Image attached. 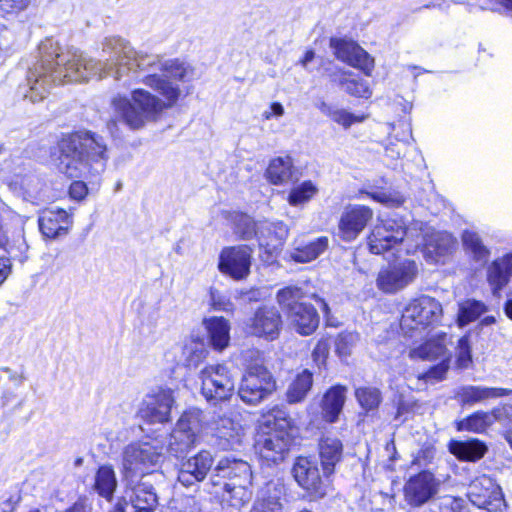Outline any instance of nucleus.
<instances>
[{
  "label": "nucleus",
  "instance_id": "obj_33",
  "mask_svg": "<svg viewBox=\"0 0 512 512\" xmlns=\"http://www.w3.org/2000/svg\"><path fill=\"white\" fill-rule=\"evenodd\" d=\"M281 495V488L277 484L268 483L254 502L250 512H286L280 502Z\"/></svg>",
  "mask_w": 512,
  "mask_h": 512
},
{
  "label": "nucleus",
  "instance_id": "obj_14",
  "mask_svg": "<svg viewBox=\"0 0 512 512\" xmlns=\"http://www.w3.org/2000/svg\"><path fill=\"white\" fill-rule=\"evenodd\" d=\"M213 485L252 483L253 472L250 464L235 456L221 457L212 470Z\"/></svg>",
  "mask_w": 512,
  "mask_h": 512
},
{
  "label": "nucleus",
  "instance_id": "obj_5",
  "mask_svg": "<svg viewBox=\"0 0 512 512\" xmlns=\"http://www.w3.org/2000/svg\"><path fill=\"white\" fill-rule=\"evenodd\" d=\"M166 443L161 438H145L128 444L123 450L125 478L145 476L158 470L165 460Z\"/></svg>",
  "mask_w": 512,
  "mask_h": 512
},
{
  "label": "nucleus",
  "instance_id": "obj_64",
  "mask_svg": "<svg viewBox=\"0 0 512 512\" xmlns=\"http://www.w3.org/2000/svg\"><path fill=\"white\" fill-rule=\"evenodd\" d=\"M506 316L512 320V299H508L504 305Z\"/></svg>",
  "mask_w": 512,
  "mask_h": 512
},
{
  "label": "nucleus",
  "instance_id": "obj_34",
  "mask_svg": "<svg viewBox=\"0 0 512 512\" xmlns=\"http://www.w3.org/2000/svg\"><path fill=\"white\" fill-rule=\"evenodd\" d=\"M352 72L339 69L330 75L333 82L338 83L348 94L359 97L369 98L372 95V91L367 81L362 79L350 78Z\"/></svg>",
  "mask_w": 512,
  "mask_h": 512
},
{
  "label": "nucleus",
  "instance_id": "obj_2",
  "mask_svg": "<svg viewBox=\"0 0 512 512\" xmlns=\"http://www.w3.org/2000/svg\"><path fill=\"white\" fill-rule=\"evenodd\" d=\"M454 245L450 233L433 231L421 221L408 222L397 214L381 220L368 236L369 250L373 254H385L393 249L397 254H412L425 248L441 256L450 252Z\"/></svg>",
  "mask_w": 512,
  "mask_h": 512
},
{
  "label": "nucleus",
  "instance_id": "obj_57",
  "mask_svg": "<svg viewBox=\"0 0 512 512\" xmlns=\"http://www.w3.org/2000/svg\"><path fill=\"white\" fill-rule=\"evenodd\" d=\"M69 194L73 199L82 200L87 195V186L83 181H74L69 188Z\"/></svg>",
  "mask_w": 512,
  "mask_h": 512
},
{
  "label": "nucleus",
  "instance_id": "obj_8",
  "mask_svg": "<svg viewBox=\"0 0 512 512\" xmlns=\"http://www.w3.org/2000/svg\"><path fill=\"white\" fill-rule=\"evenodd\" d=\"M202 412L190 409L184 412L170 435L169 451L176 457L188 452L196 443L202 427Z\"/></svg>",
  "mask_w": 512,
  "mask_h": 512
},
{
  "label": "nucleus",
  "instance_id": "obj_43",
  "mask_svg": "<svg viewBox=\"0 0 512 512\" xmlns=\"http://www.w3.org/2000/svg\"><path fill=\"white\" fill-rule=\"evenodd\" d=\"M490 412L477 411L458 424V430L482 433L492 425Z\"/></svg>",
  "mask_w": 512,
  "mask_h": 512
},
{
  "label": "nucleus",
  "instance_id": "obj_19",
  "mask_svg": "<svg viewBox=\"0 0 512 512\" xmlns=\"http://www.w3.org/2000/svg\"><path fill=\"white\" fill-rule=\"evenodd\" d=\"M135 478H125L127 481L125 496L119 502L123 505L128 502L131 509L152 510L158 501L153 485L144 480V476H141L139 481Z\"/></svg>",
  "mask_w": 512,
  "mask_h": 512
},
{
  "label": "nucleus",
  "instance_id": "obj_18",
  "mask_svg": "<svg viewBox=\"0 0 512 512\" xmlns=\"http://www.w3.org/2000/svg\"><path fill=\"white\" fill-rule=\"evenodd\" d=\"M292 473L297 483L311 495L323 497L326 494V483L314 461L306 457L297 458Z\"/></svg>",
  "mask_w": 512,
  "mask_h": 512
},
{
  "label": "nucleus",
  "instance_id": "obj_39",
  "mask_svg": "<svg viewBox=\"0 0 512 512\" xmlns=\"http://www.w3.org/2000/svg\"><path fill=\"white\" fill-rule=\"evenodd\" d=\"M313 384V375L307 369L297 375L286 392L289 403H298L305 399Z\"/></svg>",
  "mask_w": 512,
  "mask_h": 512
},
{
  "label": "nucleus",
  "instance_id": "obj_22",
  "mask_svg": "<svg viewBox=\"0 0 512 512\" xmlns=\"http://www.w3.org/2000/svg\"><path fill=\"white\" fill-rule=\"evenodd\" d=\"M282 325L281 315L276 307L263 306L257 309L251 319L250 330L253 335L274 339Z\"/></svg>",
  "mask_w": 512,
  "mask_h": 512
},
{
  "label": "nucleus",
  "instance_id": "obj_59",
  "mask_svg": "<svg viewBox=\"0 0 512 512\" xmlns=\"http://www.w3.org/2000/svg\"><path fill=\"white\" fill-rule=\"evenodd\" d=\"M284 115V107L279 102H273L270 105V109L263 113V117L266 120H270L272 117H282Z\"/></svg>",
  "mask_w": 512,
  "mask_h": 512
},
{
  "label": "nucleus",
  "instance_id": "obj_25",
  "mask_svg": "<svg viewBox=\"0 0 512 512\" xmlns=\"http://www.w3.org/2000/svg\"><path fill=\"white\" fill-rule=\"evenodd\" d=\"M216 445L222 450L236 449L241 445L244 432L239 423L231 418L221 417L215 423Z\"/></svg>",
  "mask_w": 512,
  "mask_h": 512
},
{
  "label": "nucleus",
  "instance_id": "obj_60",
  "mask_svg": "<svg viewBox=\"0 0 512 512\" xmlns=\"http://www.w3.org/2000/svg\"><path fill=\"white\" fill-rule=\"evenodd\" d=\"M11 273V261L7 257H0V285Z\"/></svg>",
  "mask_w": 512,
  "mask_h": 512
},
{
  "label": "nucleus",
  "instance_id": "obj_61",
  "mask_svg": "<svg viewBox=\"0 0 512 512\" xmlns=\"http://www.w3.org/2000/svg\"><path fill=\"white\" fill-rule=\"evenodd\" d=\"M17 500L9 497L0 502V512H14L16 509Z\"/></svg>",
  "mask_w": 512,
  "mask_h": 512
},
{
  "label": "nucleus",
  "instance_id": "obj_24",
  "mask_svg": "<svg viewBox=\"0 0 512 512\" xmlns=\"http://www.w3.org/2000/svg\"><path fill=\"white\" fill-rule=\"evenodd\" d=\"M287 317L293 329L301 335H311L319 325V316L311 304H295Z\"/></svg>",
  "mask_w": 512,
  "mask_h": 512
},
{
  "label": "nucleus",
  "instance_id": "obj_30",
  "mask_svg": "<svg viewBox=\"0 0 512 512\" xmlns=\"http://www.w3.org/2000/svg\"><path fill=\"white\" fill-rule=\"evenodd\" d=\"M209 341L216 350H223L229 345L230 324L224 317H210L203 320Z\"/></svg>",
  "mask_w": 512,
  "mask_h": 512
},
{
  "label": "nucleus",
  "instance_id": "obj_16",
  "mask_svg": "<svg viewBox=\"0 0 512 512\" xmlns=\"http://www.w3.org/2000/svg\"><path fill=\"white\" fill-rule=\"evenodd\" d=\"M467 495L473 505L488 511L500 509L504 502L500 487L486 475L470 483Z\"/></svg>",
  "mask_w": 512,
  "mask_h": 512
},
{
  "label": "nucleus",
  "instance_id": "obj_53",
  "mask_svg": "<svg viewBox=\"0 0 512 512\" xmlns=\"http://www.w3.org/2000/svg\"><path fill=\"white\" fill-rule=\"evenodd\" d=\"M457 365L460 368H468L472 362L471 347L467 336L459 339L457 345Z\"/></svg>",
  "mask_w": 512,
  "mask_h": 512
},
{
  "label": "nucleus",
  "instance_id": "obj_54",
  "mask_svg": "<svg viewBox=\"0 0 512 512\" xmlns=\"http://www.w3.org/2000/svg\"><path fill=\"white\" fill-rule=\"evenodd\" d=\"M492 425L499 423L504 428L512 427V405H503L490 411Z\"/></svg>",
  "mask_w": 512,
  "mask_h": 512
},
{
  "label": "nucleus",
  "instance_id": "obj_23",
  "mask_svg": "<svg viewBox=\"0 0 512 512\" xmlns=\"http://www.w3.org/2000/svg\"><path fill=\"white\" fill-rule=\"evenodd\" d=\"M446 345L447 335L441 333L418 346L410 348L408 356L412 360L421 361L448 359L451 358V353L448 351Z\"/></svg>",
  "mask_w": 512,
  "mask_h": 512
},
{
  "label": "nucleus",
  "instance_id": "obj_21",
  "mask_svg": "<svg viewBox=\"0 0 512 512\" xmlns=\"http://www.w3.org/2000/svg\"><path fill=\"white\" fill-rule=\"evenodd\" d=\"M288 232L287 225L282 221L258 223L257 238L260 248H263L268 254L267 260H270L279 252L288 236Z\"/></svg>",
  "mask_w": 512,
  "mask_h": 512
},
{
  "label": "nucleus",
  "instance_id": "obj_35",
  "mask_svg": "<svg viewBox=\"0 0 512 512\" xmlns=\"http://www.w3.org/2000/svg\"><path fill=\"white\" fill-rule=\"evenodd\" d=\"M347 389L344 386L336 385L331 387L323 397L322 409L325 419L328 422H335L346 399Z\"/></svg>",
  "mask_w": 512,
  "mask_h": 512
},
{
  "label": "nucleus",
  "instance_id": "obj_52",
  "mask_svg": "<svg viewBox=\"0 0 512 512\" xmlns=\"http://www.w3.org/2000/svg\"><path fill=\"white\" fill-rule=\"evenodd\" d=\"M330 118L337 124L343 126L345 129H347L354 123L363 122L367 118V116L366 115H355L353 113L348 112L345 109L335 108L333 113H331Z\"/></svg>",
  "mask_w": 512,
  "mask_h": 512
},
{
  "label": "nucleus",
  "instance_id": "obj_37",
  "mask_svg": "<svg viewBox=\"0 0 512 512\" xmlns=\"http://www.w3.org/2000/svg\"><path fill=\"white\" fill-rule=\"evenodd\" d=\"M462 243L464 250L472 257L476 262H486L490 250L484 245L480 235L472 230H465L462 234Z\"/></svg>",
  "mask_w": 512,
  "mask_h": 512
},
{
  "label": "nucleus",
  "instance_id": "obj_50",
  "mask_svg": "<svg viewBox=\"0 0 512 512\" xmlns=\"http://www.w3.org/2000/svg\"><path fill=\"white\" fill-rule=\"evenodd\" d=\"M209 303L212 309L216 311H223L227 313L234 311V304L230 297L215 287H210L209 289Z\"/></svg>",
  "mask_w": 512,
  "mask_h": 512
},
{
  "label": "nucleus",
  "instance_id": "obj_17",
  "mask_svg": "<svg viewBox=\"0 0 512 512\" xmlns=\"http://www.w3.org/2000/svg\"><path fill=\"white\" fill-rule=\"evenodd\" d=\"M439 481L428 471H422L409 478L404 485V499L412 507H420L438 492Z\"/></svg>",
  "mask_w": 512,
  "mask_h": 512
},
{
  "label": "nucleus",
  "instance_id": "obj_48",
  "mask_svg": "<svg viewBox=\"0 0 512 512\" xmlns=\"http://www.w3.org/2000/svg\"><path fill=\"white\" fill-rule=\"evenodd\" d=\"M302 297L303 292L298 287H286L277 293V301L287 313L291 311L295 304L302 303L300 301Z\"/></svg>",
  "mask_w": 512,
  "mask_h": 512
},
{
  "label": "nucleus",
  "instance_id": "obj_41",
  "mask_svg": "<svg viewBox=\"0 0 512 512\" xmlns=\"http://www.w3.org/2000/svg\"><path fill=\"white\" fill-rule=\"evenodd\" d=\"M487 311L486 305L475 299H467L459 304L457 323L463 327L475 320Z\"/></svg>",
  "mask_w": 512,
  "mask_h": 512
},
{
  "label": "nucleus",
  "instance_id": "obj_40",
  "mask_svg": "<svg viewBox=\"0 0 512 512\" xmlns=\"http://www.w3.org/2000/svg\"><path fill=\"white\" fill-rule=\"evenodd\" d=\"M117 487L115 472L111 466H101L96 475L94 489L97 493L110 500Z\"/></svg>",
  "mask_w": 512,
  "mask_h": 512
},
{
  "label": "nucleus",
  "instance_id": "obj_29",
  "mask_svg": "<svg viewBox=\"0 0 512 512\" xmlns=\"http://www.w3.org/2000/svg\"><path fill=\"white\" fill-rule=\"evenodd\" d=\"M509 393V390L503 388L468 385L459 389L457 398L464 405H474L488 399L508 395Z\"/></svg>",
  "mask_w": 512,
  "mask_h": 512
},
{
  "label": "nucleus",
  "instance_id": "obj_38",
  "mask_svg": "<svg viewBox=\"0 0 512 512\" xmlns=\"http://www.w3.org/2000/svg\"><path fill=\"white\" fill-rule=\"evenodd\" d=\"M329 240L327 237H318L309 243L295 248L291 253V258L295 262L307 263L316 259L328 247Z\"/></svg>",
  "mask_w": 512,
  "mask_h": 512
},
{
  "label": "nucleus",
  "instance_id": "obj_51",
  "mask_svg": "<svg viewBox=\"0 0 512 512\" xmlns=\"http://www.w3.org/2000/svg\"><path fill=\"white\" fill-rule=\"evenodd\" d=\"M450 359L451 358L439 360L437 365L430 368L427 372L420 374L418 379L424 380L427 383H435L443 380L449 369Z\"/></svg>",
  "mask_w": 512,
  "mask_h": 512
},
{
  "label": "nucleus",
  "instance_id": "obj_7",
  "mask_svg": "<svg viewBox=\"0 0 512 512\" xmlns=\"http://www.w3.org/2000/svg\"><path fill=\"white\" fill-rule=\"evenodd\" d=\"M442 315V305L430 296L412 300L404 308L400 328L408 337H414L436 324Z\"/></svg>",
  "mask_w": 512,
  "mask_h": 512
},
{
  "label": "nucleus",
  "instance_id": "obj_44",
  "mask_svg": "<svg viewBox=\"0 0 512 512\" xmlns=\"http://www.w3.org/2000/svg\"><path fill=\"white\" fill-rule=\"evenodd\" d=\"M234 224V232L242 240H250L254 236H258V224L247 214L235 213L232 217Z\"/></svg>",
  "mask_w": 512,
  "mask_h": 512
},
{
  "label": "nucleus",
  "instance_id": "obj_15",
  "mask_svg": "<svg viewBox=\"0 0 512 512\" xmlns=\"http://www.w3.org/2000/svg\"><path fill=\"white\" fill-rule=\"evenodd\" d=\"M330 47L334 50V55L338 60L371 76L374 69V58L356 42L343 38H331Z\"/></svg>",
  "mask_w": 512,
  "mask_h": 512
},
{
  "label": "nucleus",
  "instance_id": "obj_9",
  "mask_svg": "<svg viewBox=\"0 0 512 512\" xmlns=\"http://www.w3.org/2000/svg\"><path fill=\"white\" fill-rule=\"evenodd\" d=\"M174 403L175 398L172 389L156 387L144 396L138 409V415L151 424L166 423L171 419V410Z\"/></svg>",
  "mask_w": 512,
  "mask_h": 512
},
{
  "label": "nucleus",
  "instance_id": "obj_49",
  "mask_svg": "<svg viewBox=\"0 0 512 512\" xmlns=\"http://www.w3.org/2000/svg\"><path fill=\"white\" fill-rule=\"evenodd\" d=\"M359 340V335L356 332H342L335 340L336 353L340 357H347L351 354L352 348Z\"/></svg>",
  "mask_w": 512,
  "mask_h": 512
},
{
  "label": "nucleus",
  "instance_id": "obj_26",
  "mask_svg": "<svg viewBox=\"0 0 512 512\" xmlns=\"http://www.w3.org/2000/svg\"><path fill=\"white\" fill-rule=\"evenodd\" d=\"M38 222L44 237L55 239L67 233L71 218L63 209L45 210L40 215Z\"/></svg>",
  "mask_w": 512,
  "mask_h": 512
},
{
  "label": "nucleus",
  "instance_id": "obj_11",
  "mask_svg": "<svg viewBox=\"0 0 512 512\" xmlns=\"http://www.w3.org/2000/svg\"><path fill=\"white\" fill-rule=\"evenodd\" d=\"M374 217L373 210L366 205L348 204L340 214L337 236L345 241H354Z\"/></svg>",
  "mask_w": 512,
  "mask_h": 512
},
{
  "label": "nucleus",
  "instance_id": "obj_63",
  "mask_svg": "<svg viewBox=\"0 0 512 512\" xmlns=\"http://www.w3.org/2000/svg\"><path fill=\"white\" fill-rule=\"evenodd\" d=\"M314 57H315V53H314V51H312V50H308V51L305 53V55H304L303 59L301 60V64H302V66H303L305 69H307V68H308V64H309V63L314 59Z\"/></svg>",
  "mask_w": 512,
  "mask_h": 512
},
{
  "label": "nucleus",
  "instance_id": "obj_20",
  "mask_svg": "<svg viewBox=\"0 0 512 512\" xmlns=\"http://www.w3.org/2000/svg\"><path fill=\"white\" fill-rule=\"evenodd\" d=\"M212 465V454L209 451L202 450L181 463L178 481L186 487L201 482L206 478Z\"/></svg>",
  "mask_w": 512,
  "mask_h": 512
},
{
  "label": "nucleus",
  "instance_id": "obj_28",
  "mask_svg": "<svg viewBox=\"0 0 512 512\" xmlns=\"http://www.w3.org/2000/svg\"><path fill=\"white\" fill-rule=\"evenodd\" d=\"M252 497V483L223 484V508L240 511L251 501Z\"/></svg>",
  "mask_w": 512,
  "mask_h": 512
},
{
  "label": "nucleus",
  "instance_id": "obj_6",
  "mask_svg": "<svg viewBox=\"0 0 512 512\" xmlns=\"http://www.w3.org/2000/svg\"><path fill=\"white\" fill-rule=\"evenodd\" d=\"M247 354L254 360L247 364L238 395L243 402L256 405L275 390L276 383L264 366L263 355L258 350L248 351Z\"/></svg>",
  "mask_w": 512,
  "mask_h": 512
},
{
  "label": "nucleus",
  "instance_id": "obj_4",
  "mask_svg": "<svg viewBox=\"0 0 512 512\" xmlns=\"http://www.w3.org/2000/svg\"><path fill=\"white\" fill-rule=\"evenodd\" d=\"M290 427L291 419L284 410L278 407L262 416L256 444L262 459L271 463L284 460L292 444Z\"/></svg>",
  "mask_w": 512,
  "mask_h": 512
},
{
  "label": "nucleus",
  "instance_id": "obj_42",
  "mask_svg": "<svg viewBox=\"0 0 512 512\" xmlns=\"http://www.w3.org/2000/svg\"><path fill=\"white\" fill-rule=\"evenodd\" d=\"M317 193L318 187L312 181H303L290 190L287 201L291 206L301 207L308 203Z\"/></svg>",
  "mask_w": 512,
  "mask_h": 512
},
{
  "label": "nucleus",
  "instance_id": "obj_62",
  "mask_svg": "<svg viewBox=\"0 0 512 512\" xmlns=\"http://www.w3.org/2000/svg\"><path fill=\"white\" fill-rule=\"evenodd\" d=\"M116 510L117 512H151V510L131 509L128 502H125V505L122 502H118Z\"/></svg>",
  "mask_w": 512,
  "mask_h": 512
},
{
  "label": "nucleus",
  "instance_id": "obj_31",
  "mask_svg": "<svg viewBox=\"0 0 512 512\" xmlns=\"http://www.w3.org/2000/svg\"><path fill=\"white\" fill-rule=\"evenodd\" d=\"M343 445L341 441L333 437H325L319 443V455L324 475L328 478L335 465L341 460Z\"/></svg>",
  "mask_w": 512,
  "mask_h": 512
},
{
  "label": "nucleus",
  "instance_id": "obj_55",
  "mask_svg": "<svg viewBox=\"0 0 512 512\" xmlns=\"http://www.w3.org/2000/svg\"><path fill=\"white\" fill-rule=\"evenodd\" d=\"M330 351V340L328 338H322L316 344L312 357L318 366L324 365Z\"/></svg>",
  "mask_w": 512,
  "mask_h": 512
},
{
  "label": "nucleus",
  "instance_id": "obj_56",
  "mask_svg": "<svg viewBox=\"0 0 512 512\" xmlns=\"http://www.w3.org/2000/svg\"><path fill=\"white\" fill-rule=\"evenodd\" d=\"M32 0H0V10L4 13H19L26 10Z\"/></svg>",
  "mask_w": 512,
  "mask_h": 512
},
{
  "label": "nucleus",
  "instance_id": "obj_46",
  "mask_svg": "<svg viewBox=\"0 0 512 512\" xmlns=\"http://www.w3.org/2000/svg\"><path fill=\"white\" fill-rule=\"evenodd\" d=\"M185 363L189 368H197L207 357L208 350L203 342L191 341L184 348Z\"/></svg>",
  "mask_w": 512,
  "mask_h": 512
},
{
  "label": "nucleus",
  "instance_id": "obj_13",
  "mask_svg": "<svg viewBox=\"0 0 512 512\" xmlns=\"http://www.w3.org/2000/svg\"><path fill=\"white\" fill-rule=\"evenodd\" d=\"M253 248L248 245L225 247L219 255L218 269L234 280H243L250 274Z\"/></svg>",
  "mask_w": 512,
  "mask_h": 512
},
{
  "label": "nucleus",
  "instance_id": "obj_36",
  "mask_svg": "<svg viewBox=\"0 0 512 512\" xmlns=\"http://www.w3.org/2000/svg\"><path fill=\"white\" fill-rule=\"evenodd\" d=\"M293 161L289 156L273 158L266 169L265 176L273 185L287 183L292 177Z\"/></svg>",
  "mask_w": 512,
  "mask_h": 512
},
{
  "label": "nucleus",
  "instance_id": "obj_47",
  "mask_svg": "<svg viewBox=\"0 0 512 512\" xmlns=\"http://www.w3.org/2000/svg\"><path fill=\"white\" fill-rule=\"evenodd\" d=\"M366 194L374 201L389 208L399 207L405 202V197L396 190H377L366 192Z\"/></svg>",
  "mask_w": 512,
  "mask_h": 512
},
{
  "label": "nucleus",
  "instance_id": "obj_58",
  "mask_svg": "<svg viewBox=\"0 0 512 512\" xmlns=\"http://www.w3.org/2000/svg\"><path fill=\"white\" fill-rule=\"evenodd\" d=\"M404 144L401 143H389L385 147V155L386 157L390 158L391 160H397L399 159L403 152H404Z\"/></svg>",
  "mask_w": 512,
  "mask_h": 512
},
{
  "label": "nucleus",
  "instance_id": "obj_12",
  "mask_svg": "<svg viewBox=\"0 0 512 512\" xmlns=\"http://www.w3.org/2000/svg\"><path fill=\"white\" fill-rule=\"evenodd\" d=\"M418 273L415 261L405 259L380 270L376 279L377 288L386 294H394L414 281Z\"/></svg>",
  "mask_w": 512,
  "mask_h": 512
},
{
  "label": "nucleus",
  "instance_id": "obj_45",
  "mask_svg": "<svg viewBox=\"0 0 512 512\" xmlns=\"http://www.w3.org/2000/svg\"><path fill=\"white\" fill-rule=\"evenodd\" d=\"M355 397L360 406L366 411L376 409L382 400L380 390L375 387L357 388L355 390Z\"/></svg>",
  "mask_w": 512,
  "mask_h": 512
},
{
  "label": "nucleus",
  "instance_id": "obj_10",
  "mask_svg": "<svg viewBox=\"0 0 512 512\" xmlns=\"http://www.w3.org/2000/svg\"><path fill=\"white\" fill-rule=\"evenodd\" d=\"M201 390L208 401L228 399L234 390V379L229 369L222 364L208 365L201 370Z\"/></svg>",
  "mask_w": 512,
  "mask_h": 512
},
{
  "label": "nucleus",
  "instance_id": "obj_1",
  "mask_svg": "<svg viewBox=\"0 0 512 512\" xmlns=\"http://www.w3.org/2000/svg\"><path fill=\"white\" fill-rule=\"evenodd\" d=\"M101 51L104 60H96L75 48L65 50L52 38L43 40L39 45L40 58L27 73V84L22 91L24 98L39 102L55 85L84 82L92 77L111 76L124 86L141 82L161 97L137 88L132 90L130 98L116 95L111 101L115 120L131 130H140L176 105L182 95L176 82H190L195 78V69L190 63L179 59L161 60L135 50L118 36L106 37Z\"/></svg>",
  "mask_w": 512,
  "mask_h": 512
},
{
  "label": "nucleus",
  "instance_id": "obj_3",
  "mask_svg": "<svg viewBox=\"0 0 512 512\" xmlns=\"http://www.w3.org/2000/svg\"><path fill=\"white\" fill-rule=\"evenodd\" d=\"M58 170L71 178L96 175L105 170L108 160L104 139L91 132L64 136L58 143Z\"/></svg>",
  "mask_w": 512,
  "mask_h": 512
},
{
  "label": "nucleus",
  "instance_id": "obj_27",
  "mask_svg": "<svg viewBox=\"0 0 512 512\" xmlns=\"http://www.w3.org/2000/svg\"><path fill=\"white\" fill-rule=\"evenodd\" d=\"M512 276V253L494 259L487 267V282L494 295L498 294Z\"/></svg>",
  "mask_w": 512,
  "mask_h": 512
},
{
  "label": "nucleus",
  "instance_id": "obj_32",
  "mask_svg": "<svg viewBox=\"0 0 512 512\" xmlns=\"http://www.w3.org/2000/svg\"><path fill=\"white\" fill-rule=\"evenodd\" d=\"M448 448L451 454L463 461H477L481 459L487 451L485 443L474 438L467 440H451Z\"/></svg>",
  "mask_w": 512,
  "mask_h": 512
}]
</instances>
